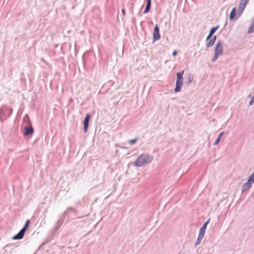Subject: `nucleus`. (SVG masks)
Instances as JSON below:
<instances>
[{
  "instance_id": "1",
  "label": "nucleus",
  "mask_w": 254,
  "mask_h": 254,
  "mask_svg": "<svg viewBox=\"0 0 254 254\" xmlns=\"http://www.w3.org/2000/svg\"><path fill=\"white\" fill-rule=\"evenodd\" d=\"M152 160V157L148 155H140L133 163V165L136 167H141L147 163H150Z\"/></svg>"
},
{
  "instance_id": "2",
  "label": "nucleus",
  "mask_w": 254,
  "mask_h": 254,
  "mask_svg": "<svg viewBox=\"0 0 254 254\" xmlns=\"http://www.w3.org/2000/svg\"><path fill=\"white\" fill-rule=\"evenodd\" d=\"M183 74L184 71L177 73V74L176 86L174 90L175 92H178L181 91L182 86L183 84Z\"/></svg>"
},
{
  "instance_id": "3",
  "label": "nucleus",
  "mask_w": 254,
  "mask_h": 254,
  "mask_svg": "<svg viewBox=\"0 0 254 254\" xmlns=\"http://www.w3.org/2000/svg\"><path fill=\"white\" fill-rule=\"evenodd\" d=\"M223 53V47L220 42L216 44L215 48V55L213 61H215L218 58V57L221 55Z\"/></svg>"
},
{
  "instance_id": "4",
  "label": "nucleus",
  "mask_w": 254,
  "mask_h": 254,
  "mask_svg": "<svg viewBox=\"0 0 254 254\" xmlns=\"http://www.w3.org/2000/svg\"><path fill=\"white\" fill-rule=\"evenodd\" d=\"M254 182V173H253L249 177V180L247 183L243 186V188L246 189H249L252 186V184Z\"/></svg>"
},
{
  "instance_id": "5",
  "label": "nucleus",
  "mask_w": 254,
  "mask_h": 254,
  "mask_svg": "<svg viewBox=\"0 0 254 254\" xmlns=\"http://www.w3.org/2000/svg\"><path fill=\"white\" fill-rule=\"evenodd\" d=\"M249 0H241L239 6L238 12L241 14Z\"/></svg>"
},
{
  "instance_id": "6",
  "label": "nucleus",
  "mask_w": 254,
  "mask_h": 254,
  "mask_svg": "<svg viewBox=\"0 0 254 254\" xmlns=\"http://www.w3.org/2000/svg\"><path fill=\"white\" fill-rule=\"evenodd\" d=\"M153 40H158L160 39V36L159 34V29L157 25H156L153 33Z\"/></svg>"
},
{
  "instance_id": "7",
  "label": "nucleus",
  "mask_w": 254,
  "mask_h": 254,
  "mask_svg": "<svg viewBox=\"0 0 254 254\" xmlns=\"http://www.w3.org/2000/svg\"><path fill=\"white\" fill-rule=\"evenodd\" d=\"M90 119V115L89 114H86L85 118L84 121V130L86 132L87 131V128L88 127V123Z\"/></svg>"
},
{
  "instance_id": "8",
  "label": "nucleus",
  "mask_w": 254,
  "mask_h": 254,
  "mask_svg": "<svg viewBox=\"0 0 254 254\" xmlns=\"http://www.w3.org/2000/svg\"><path fill=\"white\" fill-rule=\"evenodd\" d=\"M25 231H24V229H21L20 231L16 235H15L13 237V239L14 240H19L21 239L24 236Z\"/></svg>"
},
{
  "instance_id": "9",
  "label": "nucleus",
  "mask_w": 254,
  "mask_h": 254,
  "mask_svg": "<svg viewBox=\"0 0 254 254\" xmlns=\"http://www.w3.org/2000/svg\"><path fill=\"white\" fill-rule=\"evenodd\" d=\"M33 132V129L31 127H25L24 135L27 136L29 134H32Z\"/></svg>"
},
{
  "instance_id": "10",
  "label": "nucleus",
  "mask_w": 254,
  "mask_h": 254,
  "mask_svg": "<svg viewBox=\"0 0 254 254\" xmlns=\"http://www.w3.org/2000/svg\"><path fill=\"white\" fill-rule=\"evenodd\" d=\"M218 28V26H216V27H213L211 29L209 34L207 37V40H209V39L210 38L211 36L214 34V33L217 30V29Z\"/></svg>"
},
{
  "instance_id": "11",
  "label": "nucleus",
  "mask_w": 254,
  "mask_h": 254,
  "mask_svg": "<svg viewBox=\"0 0 254 254\" xmlns=\"http://www.w3.org/2000/svg\"><path fill=\"white\" fill-rule=\"evenodd\" d=\"M216 36H214L212 39H209V42L206 44V46L207 47H210L212 46V45H213V44L216 40Z\"/></svg>"
},
{
  "instance_id": "12",
  "label": "nucleus",
  "mask_w": 254,
  "mask_h": 254,
  "mask_svg": "<svg viewBox=\"0 0 254 254\" xmlns=\"http://www.w3.org/2000/svg\"><path fill=\"white\" fill-rule=\"evenodd\" d=\"M150 5H151V0H147V5H146V8L145 9V10L144 11V13H146L149 12L150 8Z\"/></svg>"
},
{
  "instance_id": "13",
  "label": "nucleus",
  "mask_w": 254,
  "mask_h": 254,
  "mask_svg": "<svg viewBox=\"0 0 254 254\" xmlns=\"http://www.w3.org/2000/svg\"><path fill=\"white\" fill-rule=\"evenodd\" d=\"M236 8H235V7H234V8L232 9V11H231V13H230V16H229V17H230V19L231 20H233V18H234V17L235 16V15H236Z\"/></svg>"
},
{
  "instance_id": "14",
  "label": "nucleus",
  "mask_w": 254,
  "mask_h": 254,
  "mask_svg": "<svg viewBox=\"0 0 254 254\" xmlns=\"http://www.w3.org/2000/svg\"><path fill=\"white\" fill-rule=\"evenodd\" d=\"M254 31V17L248 30V33H252Z\"/></svg>"
},
{
  "instance_id": "15",
  "label": "nucleus",
  "mask_w": 254,
  "mask_h": 254,
  "mask_svg": "<svg viewBox=\"0 0 254 254\" xmlns=\"http://www.w3.org/2000/svg\"><path fill=\"white\" fill-rule=\"evenodd\" d=\"M205 230H203V229H200L199 230V233L198 237H199V238H203L205 234Z\"/></svg>"
},
{
  "instance_id": "16",
  "label": "nucleus",
  "mask_w": 254,
  "mask_h": 254,
  "mask_svg": "<svg viewBox=\"0 0 254 254\" xmlns=\"http://www.w3.org/2000/svg\"><path fill=\"white\" fill-rule=\"evenodd\" d=\"M29 223L30 221L29 220H27L26 222L24 227L22 229H24V231H26V230L27 229V227L29 226Z\"/></svg>"
},
{
  "instance_id": "17",
  "label": "nucleus",
  "mask_w": 254,
  "mask_h": 254,
  "mask_svg": "<svg viewBox=\"0 0 254 254\" xmlns=\"http://www.w3.org/2000/svg\"><path fill=\"white\" fill-rule=\"evenodd\" d=\"M202 239V238H199V237H198V239H197V240L195 243V247L197 246V245H198L200 243V242Z\"/></svg>"
},
{
  "instance_id": "18",
  "label": "nucleus",
  "mask_w": 254,
  "mask_h": 254,
  "mask_svg": "<svg viewBox=\"0 0 254 254\" xmlns=\"http://www.w3.org/2000/svg\"><path fill=\"white\" fill-rule=\"evenodd\" d=\"M208 223H209V220H208L207 222H206L204 224L203 226H202L200 229H203V230H205L206 228V226H207V225L208 224Z\"/></svg>"
},
{
  "instance_id": "19",
  "label": "nucleus",
  "mask_w": 254,
  "mask_h": 254,
  "mask_svg": "<svg viewBox=\"0 0 254 254\" xmlns=\"http://www.w3.org/2000/svg\"><path fill=\"white\" fill-rule=\"evenodd\" d=\"M136 139H131L129 140V143L130 144H133L136 141Z\"/></svg>"
},
{
  "instance_id": "20",
  "label": "nucleus",
  "mask_w": 254,
  "mask_h": 254,
  "mask_svg": "<svg viewBox=\"0 0 254 254\" xmlns=\"http://www.w3.org/2000/svg\"><path fill=\"white\" fill-rule=\"evenodd\" d=\"M220 140V138H219V137H218V138H217V139L216 140V141L214 142V144H214V145H217V144L218 143V142H219Z\"/></svg>"
},
{
  "instance_id": "21",
  "label": "nucleus",
  "mask_w": 254,
  "mask_h": 254,
  "mask_svg": "<svg viewBox=\"0 0 254 254\" xmlns=\"http://www.w3.org/2000/svg\"><path fill=\"white\" fill-rule=\"evenodd\" d=\"M254 97H253L251 100L250 101V103H249V104L250 105H252L253 104V103H254Z\"/></svg>"
},
{
  "instance_id": "22",
  "label": "nucleus",
  "mask_w": 254,
  "mask_h": 254,
  "mask_svg": "<svg viewBox=\"0 0 254 254\" xmlns=\"http://www.w3.org/2000/svg\"><path fill=\"white\" fill-rule=\"evenodd\" d=\"M177 51H174L173 52V55L174 56H175L177 55Z\"/></svg>"
},
{
  "instance_id": "23",
  "label": "nucleus",
  "mask_w": 254,
  "mask_h": 254,
  "mask_svg": "<svg viewBox=\"0 0 254 254\" xmlns=\"http://www.w3.org/2000/svg\"><path fill=\"white\" fill-rule=\"evenodd\" d=\"M223 132H221V133H220V134L219 135L218 137L219 138H221V136H222L223 134Z\"/></svg>"
},
{
  "instance_id": "24",
  "label": "nucleus",
  "mask_w": 254,
  "mask_h": 254,
  "mask_svg": "<svg viewBox=\"0 0 254 254\" xmlns=\"http://www.w3.org/2000/svg\"><path fill=\"white\" fill-rule=\"evenodd\" d=\"M122 12H123V15H125V9H122Z\"/></svg>"
}]
</instances>
